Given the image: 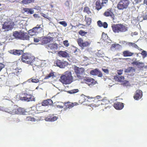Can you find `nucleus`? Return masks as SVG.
Segmentation results:
<instances>
[{"label": "nucleus", "instance_id": "0eeeda50", "mask_svg": "<svg viewBox=\"0 0 147 147\" xmlns=\"http://www.w3.org/2000/svg\"><path fill=\"white\" fill-rule=\"evenodd\" d=\"M41 25L37 24L36 26L28 31V34L31 36L36 35L41 32L42 30V28L41 27Z\"/></svg>", "mask_w": 147, "mask_h": 147}, {"label": "nucleus", "instance_id": "49530a36", "mask_svg": "<svg viewBox=\"0 0 147 147\" xmlns=\"http://www.w3.org/2000/svg\"><path fill=\"white\" fill-rule=\"evenodd\" d=\"M131 63L133 65H139L140 64H142L143 63H142V62L141 63V62H138L137 61H134L132 63Z\"/></svg>", "mask_w": 147, "mask_h": 147}, {"label": "nucleus", "instance_id": "ddd939ff", "mask_svg": "<svg viewBox=\"0 0 147 147\" xmlns=\"http://www.w3.org/2000/svg\"><path fill=\"white\" fill-rule=\"evenodd\" d=\"M54 64L55 66L60 68H64L65 66L68 65V63L65 61H62L61 60L57 59L54 62Z\"/></svg>", "mask_w": 147, "mask_h": 147}, {"label": "nucleus", "instance_id": "bb28decb", "mask_svg": "<svg viewBox=\"0 0 147 147\" xmlns=\"http://www.w3.org/2000/svg\"><path fill=\"white\" fill-rule=\"evenodd\" d=\"M96 8L97 10L100 9L103 6L102 3L99 1H97L96 3Z\"/></svg>", "mask_w": 147, "mask_h": 147}, {"label": "nucleus", "instance_id": "bf43d9fd", "mask_svg": "<svg viewBox=\"0 0 147 147\" xmlns=\"http://www.w3.org/2000/svg\"><path fill=\"white\" fill-rule=\"evenodd\" d=\"M142 0H135L136 3H138L141 2Z\"/></svg>", "mask_w": 147, "mask_h": 147}, {"label": "nucleus", "instance_id": "3c124183", "mask_svg": "<svg viewBox=\"0 0 147 147\" xmlns=\"http://www.w3.org/2000/svg\"><path fill=\"white\" fill-rule=\"evenodd\" d=\"M119 45L118 44H113L111 45V49H112L113 48H115L117 46Z\"/></svg>", "mask_w": 147, "mask_h": 147}, {"label": "nucleus", "instance_id": "9d476101", "mask_svg": "<svg viewBox=\"0 0 147 147\" xmlns=\"http://www.w3.org/2000/svg\"><path fill=\"white\" fill-rule=\"evenodd\" d=\"M129 4V1L128 0H121L118 3L117 7L119 9L123 10L126 9Z\"/></svg>", "mask_w": 147, "mask_h": 147}, {"label": "nucleus", "instance_id": "f8f14e48", "mask_svg": "<svg viewBox=\"0 0 147 147\" xmlns=\"http://www.w3.org/2000/svg\"><path fill=\"white\" fill-rule=\"evenodd\" d=\"M77 42L79 46L82 49L89 47L91 43L90 41H84L81 38H79L77 39Z\"/></svg>", "mask_w": 147, "mask_h": 147}, {"label": "nucleus", "instance_id": "4d7b16f0", "mask_svg": "<svg viewBox=\"0 0 147 147\" xmlns=\"http://www.w3.org/2000/svg\"><path fill=\"white\" fill-rule=\"evenodd\" d=\"M84 97H85V98H86V101H88V99H87V98H88V99H93V98L92 97H90L89 96H85L84 95Z\"/></svg>", "mask_w": 147, "mask_h": 147}, {"label": "nucleus", "instance_id": "864d4df0", "mask_svg": "<svg viewBox=\"0 0 147 147\" xmlns=\"http://www.w3.org/2000/svg\"><path fill=\"white\" fill-rule=\"evenodd\" d=\"M4 65L1 63H0V72L1 70L4 67Z\"/></svg>", "mask_w": 147, "mask_h": 147}, {"label": "nucleus", "instance_id": "72a5a7b5", "mask_svg": "<svg viewBox=\"0 0 147 147\" xmlns=\"http://www.w3.org/2000/svg\"><path fill=\"white\" fill-rule=\"evenodd\" d=\"M21 72L22 70L21 69H16L15 70L14 72L12 73V74H14L17 76H18L21 74Z\"/></svg>", "mask_w": 147, "mask_h": 147}, {"label": "nucleus", "instance_id": "774afa93", "mask_svg": "<svg viewBox=\"0 0 147 147\" xmlns=\"http://www.w3.org/2000/svg\"><path fill=\"white\" fill-rule=\"evenodd\" d=\"M59 107L61 108H63V107L62 106H59Z\"/></svg>", "mask_w": 147, "mask_h": 147}, {"label": "nucleus", "instance_id": "603ef678", "mask_svg": "<svg viewBox=\"0 0 147 147\" xmlns=\"http://www.w3.org/2000/svg\"><path fill=\"white\" fill-rule=\"evenodd\" d=\"M108 2V0H102L101 3L103 6H105V4H106Z\"/></svg>", "mask_w": 147, "mask_h": 147}, {"label": "nucleus", "instance_id": "4468645a", "mask_svg": "<svg viewBox=\"0 0 147 147\" xmlns=\"http://www.w3.org/2000/svg\"><path fill=\"white\" fill-rule=\"evenodd\" d=\"M103 15L106 17H110L112 19V20L114 22L115 19V16L112 11V9L109 8L107 9L104 13Z\"/></svg>", "mask_w": 147, "mask_h": 147}, {"label": "nucleus", "instance_id": "f257e3e1", "mask_svg": "<svg viewBox=\"0 0 147 147\" xmlns=\"http://www.w3.org/2000/svg\"><path fill=\"white\" fill-rule=\"evenodd\" d=\"M59 81L63 84L66 85L71 83L73 81V77L71 71H65L60 76Z\"/></svg>", "mask_w": 147, "mask_h": 147}, {"label": "nucleus", "instance_id": "2eb2a0df", "mask_svg": "<svg viewBox=\"0 0 147 147\" xmlns=\"http://www.w3.org/2000/svg\"><path fill=\"white\" fill-rule=\"evenodd\" d=\"M8 52L14 55L19 56L23 53L24 51L22 50L13 49L9 51Z\"/></svg>", "mask_w": 147, "mask_h": 147}, {"label": "nucleus", "instance_id": "e433bc0d", "mask_svg": "<svg viewBox=\"0 0 147 147\" xmlns=\"http://www.w3.org/2000/svg\"><path fill=\"white\" fill-rule=\"evenodd\" d=\"M26 121H36V119L34 117H31L30 116L27 117L25 119Z\"/></svg>", "mask_w": 147, "mask_h": 147}, {"label": "nucleus", "instance_id": "a19ab883", "mask_svg": "<svg viewBox=\"0 0 147 147\" xmlns=\"http://www.w3.org/2000/svg\"><path fill=\"white\" fill-rule=\"evenodd\" d=\"M78 33L80 35L83 36L86 34L87 33V32H85L82 30H80L79 31Z\"/></svg>", "mask_w": 147, "mask_h": 147}, {"label": "nucleus", "instance_id": "6ab92c4d", "mask_svg": "<svg viewBox=\"0 0 147 147\" xmlns=\"http://www.w3.org/2000/svg\"><path fill=\"white\" fill-rule=\"evenodd\" d=\"M90 74H91L94 76L98 75L99 77H102V74L101 72L100 71L97 69L91 70L90 71Z\"/></svg>", "mask_w": 147, "mask_h": 147}, {"label": "nucleus", "instance_id": "052dcab7", "mask_svg": "<svg viewBox=\"0 0 147 147\" xmlns=\"http://www.w3.org/2000/svg\"><path fill=\"white\" fill-rule=\"evenodd\" d=\"M42 16L43 17H45V18H47V16L45 14H44L43 13H42Z\"/></svg>", "mask_w": 147, "mask_h": 147}, {"label": "nucleus", "instance_id": "13d9d810", "mask_svg": "<svg viewBox=\"0 0 147 147\" xmlns=\"http://www.w3.org/2000/svg\"><path fill=\"white\" fill-rule=\"evenodd\" d=\"M107 102V103H109L110 104V103L109 101L107 100H106L103 101V104H105L106 103H105V102Z\"/></svg>", "mask_w": 147, "mask_h": 147}, {"label": "nucleus", "instance_id": "5fc2aeb1", "mask_svg": "<svg viewBox=\"0 0 147 147\" xmlns=\"http://www.w3.org/2000/svg\"><path fill=\"white\" fill-rule=\"evenodd\" d=\"M40 40L38 38H34V42H38Z\"/></svg>", "mask_w": 147, "mask_h": 147}, {"label": "nucleus", "instance_id": "9b49d317", "mask_svg": "<svg viewBox=\"0 0 147 147\" xmlns=\"http://www.w3.org/2000/svg\"><path fill=\"white\" fill-rule=\"evenodd\" d=\"M19 98L22 100L28 102L35 101V98L33 96L26 93L22 94L21 96H20Z\"/></svg>", "mask_w": 147, "mask_h": 147}, {"label": "nucleus", "instance_id": "7c9ffc66", "mask_svg": "<svg viewBox=\"0 0 147 147\" xmlns=\"http://www.w3.org/2000/svg\"><path fill=\"white\" fill-rule=\"evenodd\" d=\"M34 0H23L22 3L24 4H28L34 2Z\"/></svg>", "mask_w": 147, "mask_h": 147}, {"label": "nucleus", "instance_id": "c9c22d12", "mask_svg": "<svg viewBox=\"0 0 147 147\" xmlns=\"http://www.w3.org/2000/svg\"><path fill=\"white\" fill-rule=\"evenodd\" d=\"M55 77V76L54 74V73L51 72L47 75L45 76V79H49L51 77H52L53 78Z\"/></svg>", "mask_w": 147, "mask_h": 147}, {"label": "nucleus", "instance_id": "412c9836", "mask_svg": "<svg viewBox=\"0 0 147 147\" xmlns=\"http://www.w3.org/2000/svg\"><path fill=\"white\" fill-rule=\"evenodd\" d=\"M57 118V117L54 116L53 115H50L46 117L45 119L47 121H53L56 120Z\"/></svg>", "mask_w": 147, "mask_h": 147}, {"label": "nucleus", "instance_id": "6e6552de", "mask_svg": "<svg viewBox=\"0 0 147 147\" xmlns=\"http://www.w3.org/2000/svg\"><path fill=\"white\" fill-rule=\"evenodd\" d=\"M14 23L11 21L5 22L2 25V29L4 31H8L11 30L13 28Z\"/></svg>", "mask_w": 147, "mask_h": 147}, {"label": "nucleus", "instance_id": "6e6d98bb", "mask_svg": "<svg viewBox=\"0 0 147 147\" xmlns=\"http://www.w3.org/2000/svg\"><path fill=\"white\" fill-rule=\"evenodd\" d=\"M102 71L105 73L107 74H109V70L107 69H102Z\"/></svg>", "mask_w": 147, "mask_h": 147}, {"label": "nucleus", "instance_id": "393cba45", "mask_svg": "<svg viewBox=\"0 0 147 147\" xmlns=\"http://www.w3.org/2000/svg\"><path fill=\"white\" fill-rule=\"evenodd\" d=\"M23 10L28 14H32L34 13V11L32 8H24Z\"/></svg>", "mask_w": 147, "mask_h": 147}, {"label": "nucleus", "instance_id": "2f4dec72", "mask_svg": "<svg viewBox=\"0 0 147 147\" xmlns=\"http://www.w3.org/2000/svg\"><path fill=\"white\" fill-rule=\"evenodd\" d=\"M135 70L134 68L132 67H129L127 69H125L124 70L125 73H129L131 72V71H134Z\"/></svg>", "mask_w": 147, "mask_h": 147}, {"label": "nucleus", "instance_id": "8fccbe9b", "mask_svg": "<svg viewBox=\"0 0 147 147\" xmlns=\"http://www.w3.org/2000/svg\"><path fill=\"white\" fill-rule=\"evenodd\" d=\"M123 69L118 70H117V74L119 75L122 74L123 73Z\"/></svg>", "mask_w": 147, "mask_h": 147}, {"label": "nucleus", "instance_id": "b1692460", "mask_svg": "<svg viewBox=\"0 0 147 147\" xmlns=\"http://www.w3.org/2000/svg\"><path fill=\"white\" fill-rule=\"evenodd\" d=\"M52 38L50 37H45L42 38V43L43 44H46L50 42L52 39Z\"/></svg>", "mask_w": 147, "mask_h": 147}, {"label": "nucleus", "instance_id": "c756f323", "mask_svg": "<svg viewBox=\"0 0 147 147\" xmlns=\"http://www.w3.org/2000/svg\"><path fill=\"white\" fill-rule=\"evenodd\" d=\"M49 47L51 50H55L57 48V45L55 44H51L49 45Z\"/></svg>", "mask_w": 147, "mask_h": 147}, {"label": "nucleus", "instance_id": "1a4fd4ad", "mask_svg": "<svg viewBox=\"0 0 147 147\" xmlns=\"http://www.w3.org/2000/svg\"><path fill=\"white\" fill-rule=\"evenodd\" d=\"M53 104V101L51 99H48L46 100H44L42 101L41 103V105L40 104L37 105L36 106V109L37 110L39 111H42V106H47L51 105Z\"/></svg>", "mask_w": 147, "mask_h": 147}, {"label": "nucleus", "instance_id": "5701e85b", "mask_svg": "<svg viewBox=\"0 0 147 147\" xmlns=\"http://www.w3.org/2000/svg\"><path fill=\"white\" fill-rule=\"evenodd\" d=\"M97 26L99 27H103L105 28H107L108 25L106 22H102L100 20H98L97 22Z\"/></svg>", "mask_w": 147, "mask_h": 147}, {"label": "nucleus", "instance_id": "a878e982", "mask_svg": "<svg viewBox=\"0 0 147 147\" xmlns=\"http://www.w3.org/2000/svg\"><path fill=\"white\" fill-rule=\"evenodd\" d=\"M123 54L124 57L131 56L134 54V53H131L129 51H125L123 52Z\"/></svg>", "mask_w": 147, "mask_h": 147}, {"label": "nucleus", "instance_id": "4be33fe9", "mask_svg": "<svg viewBox=\"0 0 147 147\" xmlns=\"http://www.w3.org/2000/svg\"><path fill=\"white\" fill-rule=\"evenodd\" d=\"M58 55L61 57L67 58L69 56V54L65 51H60L58 53Z\"/></svg>", "mask_w": 147, "mask_h": 147}, {"label": "nucleus", "instance_id": "c85d7f7f", "mask_svg": "<svg viewBox=\"0 0 147 147\" xmlns=\"http://www.w3.org/2000/svg\"><path fill=\"white\" fill-rule=\"evenodd\" d=\"M127 44L129 45V46H132L133 47L135 48H136L139 50H142V49L140 48L138 45L135 43H134L133 42H128L127 43Z\"/></svg>", "mask_w": 147, "mask_h": 147}, {"label": "nucleus", "instance_id": "de8ad7c7", "mask_svg": "<svg viewBox=\"0 0 147 147\" xmlns=\"http://www.w3.org/2000/svg\"><path fill=\"white\" fill-rule=\"evenodd\" d=\"M31 81L33 83H37L39 82V80L38 79H33L31 78Z\"/></svg>", "mask_w": 147, "mask_h": 147}, {"label": "nucleus", "instance_id": "f704fd0d", "mask_svg": "<svg viewBox=\"0 0 147 147\" xmlns=\"http://www.w3.org/2000/svg\"><path fill=\"white\" fill-rule=\"evenodd\" d=\"M85 20L87 24L89 25L91 23L92 20L90 18H86V16H85Z\"/></svg>", "mask_w": 147, "mask_h": 147}, {"label": "nucleus", "instance_id": "09e8293b", "mask_svg": "<svg viewBox=\"0 0 147 147\" xmlns=\"http://www.w3.org/2000/svg\"><path fill=\"white\" fill-rule=\"evenodd\" d=\"M63 44L65 46L67 47L69 45V43L67 40H65L63 42Z\"/></svg>", "mask_w": 147, "mask_h": 147}, {"label": "nucleus", "instance_id": "a211bd4d", "mask_svg": "<svg viewBox=\"0 0 147 147\" xmlns=\"http://www.w3.org/2000/svg\"><path fill=\"white\" fill-rule=\"evenodd\" d=\"M113 107L116 109L120 110L123 108L124 105L122 103L119 102H116L114 104Z\"/></svg>", "mask_w": 147, "mask_h": 147}, {"label": "nucleus", "instance_id": "58836bf2", "mask_svg": "<svg viewBox=\"0 0 147 147\" xmlns=\"http://www.w3.org/2000/svg\"><path fill=\"white\" fill-rule=\"evenodd\" d=\"M79 91V90L78 89H74L67 91L68 93L70 94H72L76 93Z\"/></svg>", "mask_w": 147, "mask_h": 147}, {"label": "nucleus", "instance_id": "79ce46f5", "mask_svg": "<svg viewBox=\"0 0 147 147\" xmlns=\"http://www.w3.org/2000/svg\"><path fill=\"white\" fill-rule=\"evenodd\" d=\"M121 85L123 86H127L129 85V83L128 81H123V82L121 84Z\"/></svg>", "mask_w": 147, "mask_h": 147}, {"label": "nucleus", "instance_id": "20e7f679", "mask_svg": "<svg viewBox=\"0 0 147 147\" xmlns=\"http://www.w3.org/2000/svg\"><path fill=\"white\" fill-rule=\"evenodd\" d=\"M111 28L115 33L124 32L127 30V27L121 24H113L112 25Z\"/></svg>", "mask_w": 147, "mask_h": 147}, {"label": "nucleus", "instance_id": "4c0bfd02", "mask_svg": "<svg viewBox=\"0 0 147 147\" xmlns=\"http://www.w3.org/2000/svg\"><path fill=\"white\" fill-rule=\"evenodd\" d=\"M83 11L86 13L88 14H90L91 13L90 8L88 7H85L84 8Z\"/></svg>", "mask_w": 147, "mask_h": 147}, {"label": "nucleus", "instance_id": "680f3d73", "mask_svg": "<svg viewBox=\"0 0 147 147\" xmlns=\"http://www.w3.org/2000/svg\"><path fill=\"white\" fill-rule=\"evenodd\" d=\"M101 96H96V98L97 99L96 100H98V101L100 102V100H98V99H98V98H101Z\"/></svg>", "mask_w": 147, "mask_h": 147}, {"label": "nucleus", "instance_id": "39448f33", "mask_svg": "<svg viewBox=\"0 0 147 147\" xmlns=\"http://www.w3.org/2000/svg\"><path fill=\"white\" fill-rule=\"evenodd\" d=\"M22 60L24 63L31 64L34 61L35 57L30 53H24L22 56Z\"/></svg>", "mask_w": 147, "mask_h": 147}, {"label": "nucleus", "instance_id": "e2e57ef3", "mask_svg": "<svg viewBox=\"0 0 147 147\" xmlns=\"http://www.w3.org/2000/svg\"><path fill=\"white\" fill-rule=\"evenodd\" d=\"M38 14H33V16L34 18H37L38 17ZM38 17L39 18V17Z\"/></svg>", "mask_w": 147, "mask_h": 147}, {"label": "nucleus", "instance_id": "c03bdc74", "mask_svg": "<svg viewBox=\"0 0 147 147\" xmlns=\"http://www.w3.org/2000/svg\"><path fill=\"white\" fill-rule=\"evenodd\" d=\"M141 54L143 58H145L147 56V53L145 51L143 50L141 53Z\"/></svg>", "mask_w": 147, "mask_h": 147}, {"label": "nucleus", "instance_id": "69168bd1", "mask_svg": "<svg viewBox=\"0 0 147 147\" xmlns=\"http://www.w3.org/2000/svg\"><path fill=\"white\" fill-rule=\"evenodd\" d=\"M144 3L147 5V0H144Z\"/></svg>", "mask_w": 147, "mask_h": 147}, {"label": "nucleus", "instance_id": "338daca9", "mask_svg": "<svg viewBox=\"0 0 147 147\" xmlns=\"http://www.w3.org/2000/svg\"><path fill=\"white\" fill-rule=\"evenodd\" d=\"M133 34L134 35H137L138 34V32H134V33H133Z\"/></svg>", "mask_w": 147, "mask_h": 147}, {"label": "nucleus", "instance_id": "f03ea898", "mask_svg": "<svg viewBox=\"0 0 147 147\" xmlns=\"http://www.w3.org/2000/svg\"><path fill=\"white\" fill-rule=\"evenodd\" d=\"M5 112L12 115H25L26 111L24 109L15 105L5 109Z\"/></svg>", "mask_w": 147, "mask_h": 147}, {"label": "nucleus", "instance_id": "473e14b6", "mask_svg": "<svg viewBox=\"0 0 147 147\" xmlns=\"http://www.w3.org/2000/svg\"><path fill=\"white\" fill-rule=\"evenodd\" d=\"M86 101V98H85V97H84V96H82L80 98L78 102L79 104L78 103V105H79V104H82L84 102Z\"/></svg>", "mask_w": 147, "mask_h": 147}, {"label": "nucleus", "instance_id": "dca6fc26", "mask_svg": "<svg viewBox=\"0 0 147 147\" xmlns=\"http://www.w3.org/2000/svg\"><path fill=\"white\" fill-rule=\"evenodd\" d=\"M84 81L87 83H89V85H93L95 84L96 82L94 79L88 77H86L84 78Z\"/></svg>", "mask_w": 147, "mask_h": 147}, {"label": "nucleus", "instance_id": "a18cd8bd", "mask_svg": "<svg viewBox=\"0 0 147 147\" xmlns=\"http://www.w3.org/2000/svg\"><path fill=\"white\" fill-rule=\"evenodd\" d=\"M60 24L62 25L64 27H66L67 25V23L64 21L60 22H59Z\"/></svg>", "mask_w": 147, "mask_h": 147}, {"label": "nucleus", "instance_id": "aec40b11", "mask_svg": "<svg viewBox=\"0 0 147 147\" xmlns=\"http://www.w3.org/2000/svg\"><path fill=\"white\" fill-rule=\"evenodd\" d=\"M64 105L65 107L63 109L64 110L66 111L68 108L70 109L73 107L74 106L78 105V103L74 102V103H71L69 102L65 103Z\"/></svg>", "mask_w": 147, "mask_h": 147}, {"label": "nucleus", "instance_id": "cd10ccee", "mask_svg": "<svg viewBox=\"0 0 147 147\" xmlns=\"http://www.w3.org/2000/svg\"><path fill=\"white\" fill-rule=\"evenodd\" d=\"M114 79L118 82H121L124 80V77L123 76H116L114 77Z\"/></svg>", "mask_w": 147, "mask_h": 147}, {"label": "nucleus", "instance_id": "ea45409f", "mask_svg": "<svg viewBox=\"0 0 147 147\" xmlns=\"http://www.w3.org/2000/svg\"><path fill=\"white\" fill-rule=\"evenodd\" d=\"M144 20H147V11H143L142 13Z\"/></svg>", "mask_w": 147, "mask_h": 147}, {"label": "nucleus", "instance_id": "37998d69", "mask_svg": "<svg viewBox=\"0 0 147 147\" xmlns=\"http://www.w3.org/2000/svg\"><path fill=\"white\" fill-rule=\"evenodd\" d=\"M138 21L140 22H142L143 20H144L142 14L138 16Z\"/></svg>", "mask_w": 147, "mask_h": 147}, {"label": "nucleus", "instance_id": "0e129e2a", "mask_svg": "<svg viewBox=\"0 0 147 147\" xmlns=\"http://www.w3.org/2000/svg\"><path fill=\"white\" fill-rule=\"evenodd\" d=\"M111 105H108L107 106H106L105 107V109H107V108H110L111 107Z\"/></svg>", "mask_w": 147, "mask_h": 147}, {"label": "nucleus", "instance_id": "f3484780", "mask_svg": "<svg viewBox=\"0 0 147 147\" xmlns=\"http://www.w3.org/2000/svg\"><path fill=\"white\" fill-rule=\"evenodd\" d=\"M142 96V91L140 90H138L136 91L135 94L134 95V99L137 100H138L141 98Z\"/></svg>", "mask_w": 147, "mask_h": 147}, {"label": "nucleus", "instance_id": "7ed1b4c3", "mask_svg": "<svg viewBox=\"0 0 147 147\" xmlns=\"http://www.w3.org/2000/svg\"><path fill=\"white\" fill-rule=\"evenodd\" d=\"M13 36L17 39L22 40H28L29 36L26 33L24 32L21 31H15L13 32Z\"/></svg>", "mask_w": 147, "mask_h": 147}, {"label": "nucleus", "instance_id": "423d86ee", "mask_svg": "<svg viewBox=\"0 0 147 147\" xmlns=\"http://www.w3.org/2000/svg\"><path fill=\"white\" fill-rule=\"evenodd\" d=\"M74 70L77 78L78 79L82 80L83 79V75L85 73V69L84 68L80 67L74 66Z\"/></svg>", "mask_w": 147, "mask_h": 147}]
</instances>
